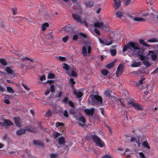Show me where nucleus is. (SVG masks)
I'll list each match as a JSON object with an SVG mask.
<instances>
[{"instance_id":"f257e3e1","label":"nucleus","mask_w":158,"mask_h":158,"mask_svg":"<svg viewBox=\"0 0 158 158\" xmlns=\"http://www.w3.org/2000/svg\"><path fill=\"white\" fill-rule=\"evenodd\" d=\"M86 138L88 140L91 139L95 143L97 146L101 148H102L105 146L104 142L95 135H91V134H89L86 136Z\"/></svg>"},{"instance_id":"f03ea898","label":"nucleus","mask_w":158,"mask_h":158,"mask_svg":"<svg viewBox=\"0 0 158 158\" xmlns=\"http://www.w3.org/2000/svg\"><path fill=\"white\" fill-rule=\"evenodd\" d=\"M86 138L88 140L91 139L95 143L97 146L101 148H102L105 146L104 142L95 135H91V134H89L86 136Z\"/></svg>"},{"instance_id":"7ed1b4c3","label":"nucleus","mask_w":158,"mask_h":158,"mask_svg":"<svg viewBox=\"0 0 158 158\" xmlns=\"http://www.w3.org/2000/svg\"><path fill=\"white\" fill-rule=\"evenodd\" d=\"M92 102L93 105H101L103 103V99L102 97L100 96L93 94L91 96Z\"/></svg>"},{"instance_id":"20e7f679","label":"nucleus","mask_w":158,"mask_h":158,"mask_svg":"<svg viewBox=\"0 0 158 158\" xmlns=\"http://www.w3.org/2000/svg\"><path fill=\"white\" fill-rule=\"evenodd\" d=\"M81 11H80L79 14L76 13L75 14H73L72 15V17L77 22L81 23V21L82 20L81 19Z\"/></svg>"},{"instance_id":"39448f33","label":"nucleus","mask_w":158,"mask_h":158,"mask_svg":"<svg viewBox=\"0 0 158 158\" xmlns=\"http://www.w3.org/2000/svg\"><path fill=\"white\" fill-rule=\"evenodd\" d=\"M78 122H81L82 123H79L78 125L79 126L83 127L85 124L86 119L85 117L82 115L78 118H77Z\"/></svg>"},{"instance_id":"423d86ee","label":"nucleus","mask_w":158,"mask_h":158,"mask_svg":"<svg viewBox=\"0 0 158 158\" xmlns=\"http://www.w3.org/2000/svg\"><path fill=\"white\" fill-rule=\"evenodd\" d=\"M128 46L129 48V49H131V48H132L134 50H140L138 43H135L132 42H130L128 44Z\"/></svg>"},{"instance_id":"0eeeda50","label":"nucleus","mask_w":158,"mask_h":158,"mask_svg":"<svg viewBox=\"0 0 158 158\" xmlns=\"http://www.w3.org/2000/svg\"><path fill=\"white\" fill-rule=\"evenodd\" d=\"M123 64H120L117 68V70L116 72L117 77H118L122 74L123 71Z\"/></svg>"},{"instance_id":"6e6552de","label":"nucleus","mask_w":158,"mask_h":158,"mask_svg":"<svg viewBox=\"0 0 158 158\" xmlns=\"http://www.w3.org/2000/svg\"><path fill=\"white\" fill-rule=\"evenodd\" d=\"M129 104H131L135 109L139 110H141L143 107L142 105L135 102H129Z\"/></svg>"},{"instance_id":"1a4fd4ad","label":"nucleus","mask_w":158,"mask_h":158,"mask_svg":"<svg viewBox=\"0 0 158 158\" xmlns=\"http://www.w3.org/2000/svg\"><path fill=\"white\" fill-rule=\"evenodd\" d=\"M148 55H150L151 57V59L153 61L155 60L157 58V55L155 53L154 51L149 50L148 51Z\"/></svg>"},{"instance_id":"9d476101","label":"nucleus","mask_w":158,"mask_h":158,"mask_svg":"<svg viewBox=\"0 0 158 158\" xmlns=\"http://www.w3.org/2000/svg\"><path fill=\"white\" fill-rule=\"evenodd\" d=\"M94 109L92 108L90 109H86L84 110V112L88 115H93L94 111Z\"/></svg>"},{"instance_id":"9b49d317","label":"nucleus","mask_w":158,"mask_h":158,"mask_svg":"<svg viewBox=\"0 0 158 158\" xmlns=\"http://www.w3.org/2000/svg\"><path fill=\"white\" fill-rule=\"evenodd\" d=\"M114 5V7L115 9H118L121 5V2L120 0H113Z\"/></svg>"},{"instance_id":"f8f14e48","label":"nucleus","mask_w":158,"mask_h":158,"mask_svg":"<svg viewBox=\"0 0 158 158\" xmlns=\"http://www.w3.org/2000/svg\"><path fill=\"white\" fill-rule=\"evenodd\" d=\"M94 26L95 27L98 28H103L105 27V26L104 25L103 23L102 22H95L94 23Z\"/></svg>"},{"instance_id":"ddd939ff","label":"nucleus","mask_w":158,"mask_h":158,"mask_svg":"<svg viewBox=\"0 0 158 158\" xmlns=\"http://www.w3.org/2000/svg\"><path fill=\"white\" fill-rule=\"evenodd\" d=\"M33 143L35 145H38L42 147H44L43 142L40 140H34L33 141Z\"/></svg>"},{"instance_id":"4468645a","label":"nucleus","mask_w":158,"mask_h":158,"mask_svg":"<svg viewBox=\"0 0 158 158\" xmlns=\"http://www.w3.org/2000/svg\"><path fill=\"white\" fill-rule=\"evenodd\" d=\"M26 132L25 129L21 128L16 131V134L17 135H20L25 134Z\"/></svg>"},{"instance_id":"2eb2a0df","label":"nucleus","mask_w":158,"mask_h":158,"mask_svg":"<svg viewBox=\"0 0 158 158\" xmlns=\"http://www.w3.org/2000/svg\"><path fill=\"white\" fill-rule=\"evenodd\" d=\"M73 94L77 98H81L83 95V94L80 91L77 92L75 90H73Z\"/></svg>"},{"instance_id":"dca6fc26","label":"nucleus","mask_w":158,"mask_h":158,"mask_svg":"<svg viewBox=\"0 0 158 158\" xmlns=\"http://www.w3.org/2000/svg\"><path fill=\"white\" fill-rule=\"evenodd\" d=\"M141 64L140 62H137L135 61L131 65V67H140Z\"/></svg>"},{"instance_id":"f3484780","label":"nucleus","mask_w":158,"mask_h":158,"mask_svg":"<svg viewBox=\"0 0 158 158\" xmlns=\"http://www.w3.org/2000/svg\"><path fill=\"white\" fill-rule=\"evenodd\" d=\"M58 143L60 145L64 144L65 143V140L63 136H61L58 138Z\"/></svg>"},{"instance_id":"a211bd4d","label":"nucleus","mask_w":158,"mask_h":158,"mask_svg":"<svg viewBox=\"0 0 158 158\" xmlns=\"http://www.w3.org/2000/svg\"><path fill=\"white\" fill-rule=\"evenodd\" d=\"M112 93V91L111 90H107L106 91L104 92V94L107 96L109 97L110 98H113V96L111 95V94Z\"/></svg>"},{"instance_id":"6ab92c4d","label":"nucleus","mask_w":158,"mask_h":158,"mask_svg":"<svg viewBox=\"0 0 158 158\" xmlns=\"http://www.w3.org/2000/svg\"><path fill=\"white\" fill-rule=\"evenodd\" d=\"M15 123L17 127H19L20 126V124L19 123V119L18 117H15L14 118Z\"/></svg>"},{"instance_id":"aec40b11","label":"nucleus","mask_w":158,"mask_h":158,"mask_svg":"<svg viewBox=\"0 0 158 158\" xmlns=\"http://www.w3.org/2000/svg\"><path fill=\"white\" fill-rule=\"evenodd\" d=\"M134 20L135 21L139 22H143L145 21V19L143 18L142 17H135L134 18Z\"/></svg>"},{"instance_id":"412c9836","label":"nucleus","mask_w":158,"mask_h":158,"mask_svg":"<svg viewBox=\"0 0 158 158\" xmlns=\"http://www.w3.org/2000/svg\"><path fill=\"white\" fill-rule=\"evenodd\" d=\"M82 53L84 56H86L87 55V52L85 47L84 46L82 48Z\"/></svg>"},{"instance_id":"4be33fe9","label":"nucleus","mask_w":158,"mask_h":158,"mask_svg":"<svg viewBox=\"0 0 158 158\" xmlns=\"http://www.w3.org/2000/svg\"><path fill=\"white\" fill-rule=\"evenodd\" d=\"M139 42L140 44H142L143 46L146 47H149L150 45L146 44L145 41H144L142 39H140L139 40Z\"/></svg>"},{"instance_id":"5701e85b","label":"nucleus","mask_w":158,"mask_h":158,"mask_svg":"<svg viewBox=\"0 0 158 158\" xmlns=\"http://www.w3.org/2000/svg\"><path fill=\"white\" fill-rule=\"evenodd\" d=\"M142 146L145 148H146L148 149H150V147L148 145V142L146 141L143 142L142 143Z\"/></svg>"},{"instance_id":"b1692460","label":"nucleus","mask_w":158,"mask_h":158,"mask_svg":"<svg viewBox=\"0 0 158 158\" xmlns=\"http://www.w3.org/2000/svg\"><path fill=\"white\" fill-rule=\"evenodd\" d=\"M143 64L147 67H149L151 65V64L147 60H145L142 62Z\"/></svg>"},{"instance_id":"393cba45","label":"nucleus","mask_w":158,"mask_h":158,"mask_svg":"<svg viewBox=\"0 0 158 158\" xmlns=\"http://www.w3.org/2000/svg\"><path fill=\"white\" fill-rule=\"evenodd\" d=\"M4 123L7 125L10 126L13 125V123L9 119H5L4 121Z\"/></svg>"},{"instance_id":"a878e982","label":"nucleus","mask_w":158,"mask_h":158,"mask_svg":"<svg viewBox=\"0 0 158 158\" xmlns=\"http://www.w3.org/2000/svg\"><path fill=\"white\" fill-rule=\"evenodd\" d=\"M52 114L51 110H48L47 112L45 114V116L46 117H50L52 116Z\"/></svg>"},{"instance_id":"bb28decb","label":"nucleus","mask_w":158,"mask_h":158,"mask_svg":"<svg viewBox=\"0 0 158 158\" xmlns=\"http://www.w3.org/2000/svg\"><path fill=\"white\" fill-rule=\"evenodd\" d=\"M148 41L149 42L152 43L157 42H158V40L154 38H152L148 40Z\"/></svg>"},{"instance_id":"cd10ccee","label":"nucleus","mask_w":158,"mask_h":158,"mask_svg":"<svg viewBox=\"0 0 158 158\" xmlns=\"http://www.w3.org/2000/svg\"><path fill=\"white\" fill-rule=\"evenodd\" d=\"M0 62L4 65H6L7 64L6 61L5 59L3 58H1L0 59Z\"/></svg>"},{"instance_id":"c85d7f7f","label":"nucleus","mask_w":158,"mask_h":158,"mask_svg":"<svg viewBox=\"0 0 158 158\" xmlns=\"http://www.w3.org/2000/svg\"><path fill=\"white\" fill-rule=\"evenodd\" d=\"M60 135V133L55 131L53 133V136L54 139H56Z\"/></svg>"},{"instance_id":"c756f323","label":"nucleus","mask_w":158,"mask_h":158,"mask_svg":"<svg viewBox=\"0 0 158 158\" xmlns=\"http://www.w3.org/2000/svg\"><path fill=\"white\" fill-rule=\"evenodd\" d=\"M6 71L8 73L12 74L13 73V70L10 67H7Z\"/></svg>"},{"instance_id":"7c9ffc66","label":"nucleus","mask_w":158,"mask_h":158,"mask_svg":"<svg viewBox=\"0 0 158 158\" xmlns=\"http://www.w3.org/2000/svg\"><path fill=\"white\" fill-rule=\"evenodd\" d=\"M110 52L112 56H114L116 55L117 51L116 49H111L110 50Z\"/></svg>"},{"instance_id":"2f4dec72","label":"nucleus","mask_w":158,"mask_h":158,"mask_svg":"<svg viewBox=\"0 0 158 158\" xmlns=\"http://www.w3.org/2000/svg\"><path fill=\"white\" fill-rule=\"evenodd\" d=\"M69 82L72 85H71L72 86L73 88L74 89V87L73 85L75 83V81H74L73 79L72 78H70Z\"/></svg>"},{"instance_id":"473e14b6","label":"nucleus","mask_w":158,"mask_h":158,"mask_svg":"<svg viewBox=\"0 0 158 158\" xmlns=\"http://www.w3.org/2000/svg\"><path fill=\"white\" fill-rule=\"evenodd\" d=\"M108 73V71L106 69H103L102 71V74L105 76L107 75Z\"/></svg>"},{"instance_id":"72a5a7b5","label":"nucleus","mask_w":158,"mask_h":158,"mask_svg":"<svg viewBox=\"0 0 158 158\" xmlns=\"http://www.w3.org/2000/svg\"><path fill=\"white\" fill-rule=\"evenodd\" d=\"M116 15L118 18H120L123 16V14L121 11H118L116 12Z\"/></svg>"},{"instance_id":"f704fd0d","label":"nucleus","mask_w":158,"mask_h":158,"mask_svg":"<svg viewBox=\"0 0 158 158\" xmlns=\"http://www.w3.org/2000/svg\"><path fill=\"white\" fill-rule=\"evenodd\" d=\"M114 64L113 63H109L106 65V67L108 69H110L112 68L114 66Z\"/></svg>"},{"instance_id":"c9c22d12","label":"nucleus","mask_w":158,"mask_h":158,"mask_svg":"<svg viewBox=\"0 0 158 158\" xmlns=\"http://www.w3.org/2000/svg\"><path fill=\"white\" fill-rule=\"evenodd\" d=\"M69 37L68 35H66L62 38V41L64 43H66L68 40L69 39Z\"/></svg>"},{"instance_id":"e433bc0d","label":"nucleus","mask_w":158,"mask_h":158,"mask_svg":"<svg viewBox=\"0 0 158 158\" xmlns=\"http://www.w3.org/2000/svg\"><path fill=\"white\" fill-rule=\"evenodd\" d=\"M7 91L9 93H13L14 92V91L13 89L12 88L10 87H7Z\"/></svg>"},{"instance_id":"4c0bfd02","label":"nucleus","mask_w":158,"mask_h":158,"mask_svg":"<svg viewBox=\"0 0 158 158\" xmlns=\"http://www.w3.org/2000/svg\"><path fill=\"white\" fill-rule=\"evenodd\" d=\"M112 41L111 40H110L109 41H108L107 40H106L105 41L104 44L105 45L108 46L112 44Z\"/></svg>"},{"instance_id":"58836bf2","label":"nucleus","mask_w":158,"mask_h":158,"mask_svg":"<svg viewBox=\"0 0 158 158\" xmlns=\"http://www.w3.org/2000/svg\"><path fill=\"white\" fill-rule=\"evenodd\" d=\"M30 60L32 62L33 61V60L30 59L28 58L27 57L25 58H23L21 59V61H29Z\"/></svg>"},{"instance_id":"ea45409f","label":"nucleus","mask_w":158,"mask_h":158,"mask_svg":"<svg viewBox=\"0 0 158 158\" xmlns=\"http://www.w3.org/2000/svg\"><path fill=\"white\" fill-rule=\"evenodd\" d=\"M64 125V124L62 123L57 122L56 124V127H57L63 126Z\"/></svg>"},{"instance_id":"a19ab883","label":"nucleus","mask_w":158,"mask_h":158,"mask_svg":"<svg viewBox=\"0 0 158 158\" xmlns=\"http://www.w3.org/2000/svg\"><path fill=\"white\" fill-rule=\"evenodd\" d=\"M50 91L52 93H54L55 92V88L54 85H50Z\"/></svg>"},{"instance_id":"79ce46f5","label":"nucleus","mask_w":158,"mask_h":158,"mask_svg":"<svg viewBox=\"0 0 158 158\" xmlns=\"http://www.w3.org/2000/svg\"><path fill=\"white\" fill-rule=\"evenodd\" d=\"M138 71L139 74H143L146 73L145 69H140Z\"/></svg>"},{"instance_id":"37998d69","label":"nucleus","mask_w":158,"mask_h":158,"mask_svg":"<svg viewBox=\"0 0 158 158\" xmlns=\"http://www.w3.org/2000/svg\"><path fill=\"white\" fill-rule=\"evenodd\" d=\"M57 59L61 61H65L66 60V59L65 57L60 56H58Z\"/></svg>"},{"instance_id":"c03bdc74","label":"nucleus","mask_w":158,"mask_h":158,"mask_svg":"<svg viewBox=\"0 0 158 158\" xmlns=\"http://www.w3.org/2000/svg\"><path fill=\"white\" fill-rule=\"evenodd\" d=\"M55 76V75L54 74L52 73H50L48 75V79H52L54 78Z\"/></svg>"},{"instance_id":"a18cd8bd","label":"nucleus","mask_w":158,"mask_h":158,"mask_svg":"<svg viewBox=\"0 0 158 158\" xmlns=\"http://www.w3.org/2000/svg\"><path fill=\"white\" fill-rule=\"evenodd\" d=\"M64 66L63 67V68L66 71H68L69 69V66H68V65L66 63H64Z\"/></svg>"},{"instance_id":"49530a36","label":"nucleus","mask_w":158,"mask_h":158,"mask_svg":"<svg viewBox=\"0 0 158 158\" xmlns=\"http://www.w3.org/2000/svg\"><path fill=\"white\" fill-rule=\"evenodd\" d=\"M62 102L64 103H67L68 102H69L68 98L67 97H64V98L62 99Z\"/></svg>"},{"instance_id":"de8ad7c7","label":"nucleus","mask_w":158,"mask_h":158,"mask_svg":"<svg viewBox=\"0 0 158 158\" xmlns=\"http://www.w3.org/2000/svg\"><path fill=\"white\" fill-rule=\"evenodd\" d=\"M58 154L57 153H52L50 154V156L51 158H56L58 156Z\"/></svg>"},{"instance_id":"09e8293b","label":"nucleus","mask_w":158,"mask_h":158,"mask_svg":"<svg viewBox=\"0 0 158 158\" xmlns=\"http://www.w3.org/2000/svg\"><path fill=\"white\" fill-rule=\"evenodd\" d=\"M79 35L85 38H87V35L85 33H84L82 32H81L79 33Z\"/></svg>"},{"instance_id":"8fccbe9b","label":"nucleus","mask_w":158,"mask_h":158,"mask_svg":"<svg viewBox=\"0 0 158 158\" xmlns=\"http://www.w3.org/2000/svg\"><path fill=\"white\" fill-rule=\"evenodd\" d=\"M139 154L140 156V158H146L144 154L142 152H140Z\"/></svg>"},{"instance_id":"3c124183","label":"nucleus","mask_w":158,"mask_h":158,"mask_svg":"<svg viewBox=\"0 0 158 158\" xmlns=\"http://www.w3.org/2000/svg\"><path fill=\"white\" fill-rule=\"evenodd\" d=\"M77 75V73L75 70H73L72 71L71 76L73 77H76Z\"/></svg>"},{"instance_id":"603ef678","label":"nucleus","mask_w":158,"mask_h":158,"mask_svg":"<svg viewBox=\"0 0 158 158\" xmlns=\"http://www.w3.org/2000/svg\"><path fill=\"white\" fill-rule=\"evenodd\" d=\"M131 0H124V2L125 5L127 6L129 5L131 2Z\"/></svg>"},{"instance_id":"864d4df0","label":"nucleus","mask_w":158,"mask_h":158,"mask_svg":"<svg viewBox=\"0 0 158 158\" xmlns=\"http://www.w3.org/2000/svg\"><path fill=\"white\" fill-rule=\"evenodd\" d=\"M69 105L72 107H74V103L71 101H69L68 102Z\"/></svg>"},{"instance_id":"5fc2aeb1","label":"nucleus","mask_w":158,"mask_h":158,"mask_svg":"<svg viewBox=\"0 0 158 158\" xmlns=\"http://www.w3.org/2000/svg\"><path fill=\"white\" fill-rule=\"evenodd\" d=\"M22 85L26 90L29 91L30 90V89L28 88L24 83H22Z\"/></svg>"},{"instance_id":"6e6d98bb","label":"nucleus","mask_w":158,"mask_h":158,"mask_svg":"<svg viewBox=\"0 0 158 158\" xmlns=\"http://www.w3.org/2000/svg\"><path fill=\"white\" fill-rule=\"evenodd\" d=\"M139 56L140 59L141 60H142V61L144 60L145 59V57L143 56V55L142 54H140V55H139Z\"/></svg>"},{"instance_id":"4d7b16f0","label":"nucleus","mask_w":158,"mask_h":158,"mask_svg":"<svg viewBox=\"0 0 158 158\" xmlns=\"http://www.w3.org/2000/svg\"><path fill=\"white\" fill-rule=\"evenodd\" d=\"M0 90L1 92H3L6 90V89L3 87L1 85H0Z\"/></svg>"},{"instance_id":"13d9d810","label":"nucleus","mask_w":158,"mask_h":158,"mask_svg":"<svg viewBox=\"0 0 158 158\" xmlns=\"http://www.w3.org/2000/svg\"><path fill=\"white\" fill-rule=\"evenodd\" d=\"M69 114H74L75 113V111L74 109H71L69 111Z\"/></svg>"},{"instance_id":"bf43d9fd","label":"nucleus","mask_w":158,"mask_h":158,"mask_svg":"<svg viewBox=\"0 0 158 158\" xmlns=\"http://www.w3.org/2000/svg\"><path fill=\"white\" fill-rule=\"evenodd\" d=\"M64 116L66 118H67L68 117L69 114H68L67 111L66 110H64Z\"/></svg>"},{"instance_id":"052dcab7","label":"nucleus","mask_w":158,"mask_h":158,"mask_svg":"<svg viewBox=\"0 0 158 158\" xmlns=\"http://www.w3.org/2000/svg\"><path fill=\"white\" fill-rule=\"evenodd\" d=\"M127 49H129V48L128 46V44H127L126 46H125L123 47V51L124 52H125L127 51Z\"/></svg>"},{"instance_id":"680f3d73","label":"nucleus","mask_w":158,"mask_h":158,"mask_svg":"<svg viewBox=\"0 0 158 158\" xmlns=\"http://www.w3.org/2000/svg\"><path fill=\"white\" fill-rule=\"evenodd\" d=\"M94 31L95 33L98 35H100V33L99 30L97 28H95Z\"/></svg>"},{"instance_id":"e2e57ef3","label":"nucleus","mask_w":158,"mask_h":158,"mask_svg":"<svg viewBox=\"0 0 158 158\" xmlns=\"http://www.w3.org/2000/svg\"><path fill=\"white\" fill-rule=\"evenodd\" d=\"M102 158H113L110 155H105L102 157Z\"/></svg>"},{"instance_id":"0e129e2a","label":"nucleus","mask_w":158,"mask_h":158,"mask_svg":"<svg viewBox=\"0 0 158 158\" xmlns=\"http://www.w3.org/2000/svg\"><path fill=\"white\" fill-rule=\"evenodd\" d=\"M88 52H87L88 54H90L91 52V48L90 46H89L88 47Z\"/></svg>"},{"instance_id":"69168bd1","label":"nucleus","mask_w":158,"mask_h":158,"mask_svg":"<svg viewBox=\"0 0 158 158\" xmlns=\"http://www.w3.org/2000/svg\"><path fill=\"white\" fill-rule=\"evenodd\" d=\"M25 152L27 154V156L30 155V152L29 150L27 149H26L25 150Z\"/></svg>"},{"instance_id":"338daca9","label":"nucleus","mask_w":158,"mask_h":158,"mask_svg":"<svg viewBox=\"0 0 158 158\" xmlns=\"http://www.w3.org/2000/svg\"><path fill=\"white\" fill-rule=\"evenodd\" d=\"M46 77L44 75H42L40 77V80L41 81H43L44 80H45Z\"/></svg>"},{"instance_id":"774afa93","label":"nucleus","mask_w":158,"mask_h":158,"mask_svg":"<svg viewBox=\"0 0 158 158\" xmlns=\"http://www.w3.org/2000/svg\"><path fill=\"white\" fill-rule=\"evenodd\" d=\"M78 39V37L77 35H74L73 38V40H76Z\"/></svg>"}]
</instances>
